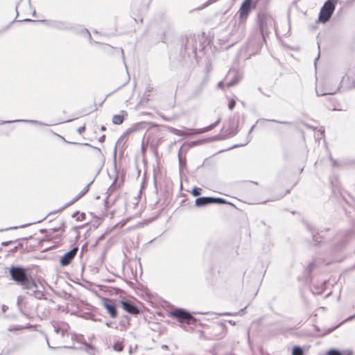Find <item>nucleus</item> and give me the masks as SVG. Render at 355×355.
Listing matches in <instances>:
<instances>
[{
  "label": "nucleus",
  "mask_w": 355,
  "mask_h": 355,
  "mask_svg": "<svg viewBox=\"0 0 355 355\" xmlns=\"http://www.w3.org/2000/svg\"><path fill=\"white\" fill-rule=\"evenodd\" d=\"M354 87H355V81L353 83Z\"/></svg>",
  "instance_id": "obj_33"
},
{
  "label": "nucleus",
  "mask_w": 355,
  "mask_h": 355,
  "mask_svg": "<svg viewBox=\"0 0 355 355\" xmlns=\"http://www.w3.org/2000/svg\"><path fill=\"white\" fill-rule=\"evenodd\" d=\"M293 355H303V351L300 347H295L293 349Z\"/></svg>",
  "instance_id": "obj_20"
},
{
  "label": "nucleus",
  "mask_w": 355,
  "mask_h": 355,
  "mask_svg": "<svg viewBox=\"0 0 355 355\" xmlns=\"http://www.w3.org/2000/svg\"><path fill=\"white\" fill-rule=\"evenodd\" d=\"M105 139V135L103 136V137H101V139Z\"/></svg>",
  "instance_id": "obj_31"
},
{
  "label": "nucleus",
  "mask_w": 355,
  "mask_h": 355,
  "mask_svg": "<svg viewBox=\"0 0 355 355\" xmlns=\"http://www.w3.org/2000/svg\"><path fill=\"white\" fill-rule=\"evenodd\" d=\"M339 89L338 85H332L330 80L319 79L316 76L315 92L318 96L333 95Z\"/></svg>",
  "instance_id": "obj_2"
},
{
  "label": "nucleus",
  "mask_w": 355,
  "mask_h": 355,
  "mask_svg": "<svg viewBox=\"0 0 355 355\" xmlns=\"http://www.w3.org/2000/svg\"><path fill=\"white\" fill-rule=\"evenodd\" d=\"M64 230V223L61 220H55L48 229L41 230V232L46 234V238L47 240L55 241L62 236Z\"/></svg>",
  "instance_id": "obj_1"
},
{
  "label": "nucleus",
  "mask_w": 355,
  "mask_h": 355,
  "mask_svg": "<svg viewBox=\"0 0 355 355\" xmlns=\"http://www.w3.org/2000/svg\"><path fill=\"white\" fill-rule=\"evenodd\" d=\"M220 121V119H218L214 123L207 126V127H205L204 128H201V129H198V130H189V132H184V133H181L180 135H198V134H201V133H204V132H208L211 130H212L213 128H214Z\"/></svg>",
  "instance_id": "obj_11"
},
{
  "label": "nucleus",
  "mask_w": 355,
  "mask_h": 355,
  "mask_svg": "<svg viewBox=\"0 0 355 355\" xmlns=\"http://www.w3.org/2000/svg\"><path fill=\"white\" fill-rule=\"evenodd\" d=\"M352 352L350 351V352H347V355H352Z\"/></svg>",
  "instance_id": "obj_28"
},
{
  "label": "nucleus",
  "mask_w": 355,
  "mask_h": 355,
  "mask_svg": "<svg viewBox=\"0 0 355 355\" xmlns=\"http://www.w3.org/2000/svg\"><path fill=\"white\" fill-rule=\"evenodd\" d=\"M236 105V101L234 99H230L228 107L230 110H233Z\"/></svg>",
  "instance_id": "obj_21"
},
{
  "label": "nucleus",
  "mask_w": 355,
  "mask_h": 355,
  "mask_svg": "<svg viewBox=\"0 0 355 355\" xmlns=\"http://www.w3.org/2000/svg\"><path fill=\"white\" fill-rule=\"evenodd\" d=\"M332 162H333V164H334V165H336V161H334V160H333Z\"/></svg>",
  "instance_id": "obj_29"
},
{
  "label": "nucleus",
  "mask_w": 355,
  "mask_h": 355,
  "mask_svg": "<svg viewBox=\"0 0 355 355\" xmlns=\"http://www.w3.org/2000/svg\"><path fill=\"white\" fill-rule=\"evenodd\" d=\"M226 204L227 201L221 198L213 197H200L195 200V205L197 207H202L209 204Z\"/></svg>",
  "instance_id": "obj_8"
},
{
  "label": "nucleus",
  "mask_w": 355,
  "mask_h": 355,
  "mask_svg": "<svg viewBox=\"0 0 355 355\" xmlns=\"http://www.w3.org/2000/svg\"><path fill=\"white\" fill-rule=\"evenodd\" d=\"M24 286L25 288L26 289H31L33 288V287H36V284L35 283V282L33 280H29L28 278H27V281L25 282V285H23Z\"/></svg>",
  "instance_id": "obj_17"
},
{
  "label": "nucleus",
  "mask_w": 355,
  "mask_h": 355,
  "mask_svg": "<svg viewBox=\"0 0 355 355\" xmlns=\"http://www.w3.org/2000/svg\"><path fill=\"white\" fill-rule=\"evenodd\" d=\"M312 130H314V137L315 139V141L320 143V141L321 139H323V142H325L324 140V129L322 127L318 130L315 128H313L312 126Z\"/></svg>",
  "instance_id": "obj_13"
},
{
  "label": "nucleus",
  "mask_w": 355,
  "mask_h": 355,
  "mask_svg": "<svg viewBox=\"0 0 355 355\" xmlns=\"http://www.w3.org/2000/svg\"><path fill=\"white\" fill-rule=\"evenodd\" d=\"M313 241L315 242V243H314V244H315V245H318V244H319V243H321V241H322V237H321V236H318V237L317 236L314 235V236H313Z\"/></svg>",
  "instance_id": "obj_22"
},
{
  "label": "nucleus",
  "mask_w": 355,
  "mask_h": 355,
  "mask_svg": "<svg viewBox=\"0 0 355 355\" xmlns=\"http://www.w3.org/2000/svg\"><path fill=\"white\" fill-rule=\"evenodd\" d=\"M124 121V114H115L112 117V123L115 125H121Z\"/></svg>",
  "instance_id": "obj_14"
},
{
  "label": "nucleus",
  "mask_w": 355,
  "mask_h": 355,
  "mask_svg": "<svg viewBox=\"0 0 355 355\" xmlns=\"http://www.w3.org/2000/svg\"><path fill=\"white\" fill-rule=\"evenodd\" d=\"M88 191V189H85L81 193L80 195L76 198V199H79L80 198H81L83 196H84L87 192Z\"/></svg>",
  "instance_id": "obj_25"
},
{
  "label": "nucleus",
  "mask_w": 355,
  "mask_h": 355,
  "mask_svg": "<svg viewBox=\"0 0 355 355\" xmlns=\"http://www.w3.org/2000/svg\"><path fill=\"white\" fill-rule=\"evenodd\" d=\"M255 8L254 0H244L238 10L239 21L245 24L251 10Z\"/></svg>",
  "instance_id": "obj_4"
},
{
  "label": "nucleus",
  "mask_w": 355,
  "mask_h": 355,
  "mask_svg": "<svg viewBox=\"0 0 355 355\" xmlns=\"http://www.w3.org/2000/svg\"><path fill=\"white\" fill-rule=\"evenodd\" d=\"M73 217L75 218L77 221H83L85 219L86 215L83 212L77 211L73 215Z\"/></svg>",
  "instance_id": "obj_16"
},
{
  "label": "nucleus",
  "mask_w": 355,
  "mask_h": 355,
  "mask_svg": "<svg viewBox=\"0 0 355 355\" xmlns=\"http://www.w3.org/2000/svg\"><path fill=\"white\" fill-rule=\"evenodd\" d=\"M101 130L102 131H105V130H106V128H105L104 125H102V126L101 127Z\"/></svg>",
  "instance_id": "obj_26"
},
{
  "label": "nucleus",
  "mask_w": 355,
  "mask_h": 355,
  "mask_svg": "<svg viewBox=\"0 0 355 355\" xmlns=\"http://www.w3.org/2000/svg\"><path fill=\"white\" fill-rule=\"evenodd\" d=\"M202 189L200 187H194L190 193L193 196H199L201 195Z\"/></svg>",
  "instance_id": "obj_19"
},
{
  "label": "nucleus",
  "mask_w": 355,
  "mask_h": 355,
  "mask_svg": "<svg viewBox=\"0 0 355 355\" xmlns=\"http://www.w3.org/2000/svg\"><path fill=\"white\" fill-rule=\"evenodd\" d=\"M355 315L350 316L347 318L345 320H344L343 322H340V324L333 326L329 328H322L320 329L318 326H314L313 329H312V335L315 336H324L330 333H331L333 331H334L336 329H337L338 327H340L343 322L346 321H349L354 318Z\"/></svg>",
  "instance_id": "obj_6"
},
{
  "label": "nucleus",
  "mask_w": 355,
  "mask_h": 355,
  "mask_svg": "<svg viewBox=\"0 0 355 355\" xmlns=\"http://www.w3.org/2000/svg\"><path fill=\"white\" fill-rule=\"evenodd\" d=\"M113 348L116 352H121L123 349V343L121 341H117L114 343Z\"/></svg>",
  "instance_id": "obj_18"
},
{
  "label": "nucleus",
  "mask_w": 355,
  "mask_h": 355,
  "mask_svg": "<svg viewBox=\"0 0 355 355\" xmlns=\"http://www.w3.org/2000/svg\"><path fill=\"white\" fill-rule=\"evenodd\" d=\"M218 86H219L220 87H221V88H223V83H220L218 84Z\"/></svg>",
  "instance_id": "obj_27"
},
{
  "label": "nucleus",
  "mask_w": 355,
  "mask_h": 355,
  "mask_svg": "<svg viewBox=\"0 0 355 355\" xmlns=\"http://www.w3.org/2000/svg\"><path fill=\"white\" fill-rule=\"evenodd\" d=\"M78 248L77 247L73 248L69 252L65 253L62 257H60V263L62 266H68L76 257L78 252Z\"/></svg>",
  "instance_id": "obj_10"
},
{
  "label": "nucleus",
  "mask_w": 355,
  "mask_h": 355,
  "mask_svg": "<svg viewBox=\"0 0 355 355\" xmlns=\"http://www.w3.org/2000/svg\"><path fill=\"white\" fill-rule=\"evenodd\" d=\"M102 305L109 313L110 318H116L118 316L116 305L115 301L112 299L103 297L102 298Z\"/></svg>",
  "instance_id": "obj_7"
},
{
  "label": "nucleus",
  "mask_w": 355,
  "mask_h": 355,
  "mask_svg": "<svg viewBox=\"0 0 355 355\" xmlns=\"http://www.w3.org/2000/svg\"><path fill=\"white\" fill-rule=\"evenodd\" d=\"M85 130H86V126L84 124L83 126H80V128H78L77 129V132L80 134V135H82L85 132Z\"/></svg>",
  "instance_id": "obj_24"
},
{
  "label": "nucleus",
  "mask_w": 355,
  "mask_h": 355,
  "mask_svg": "<svg viewBox=\"0 0 355 355\" xmlns=\"http://www.w3.org/2000/svg\"><path fill=\"white\" fill-rule=\"evenodd\" d=\"M105 139V135L103 136V137H101V139Z\"/></svg>",
  "instance_id": "obj_32"
},
{
  "label": "nucleus",
  "mask_w": 355,
  "mask_h": 355,
  "mask_svg": "<svg viewBox=\"0 0 355 355\" xmlns=\"http://www.w3.org/2000/svg\"><path fill=\"white\" fill-rule=\"evenodd\" d=\"M352 234V231H347L345 232L339 233L336 235V241H340L343 239H345V241H347V238L349 237Z\"/></svg>",
  "instance_id": "obj_15"
},
{
  "label": "nucleus",
  "mask_w": 355,
  "mask_h": 355,
  "mask_svg": "<svg viewBox=\"0 0 355 355\" xmlns=\"http://www.w3.org/2000/svg\"><path fill=\"white\" fill-rule=\"evenodd\" d=\"M10 275L15 281L20 283L21 285H25V282L27 281V277L24 268L13 267L10 269Z\"/></svg>",
  "instance_id": "obj_9"
},
{
  "label": "nucleus",
  "mask_w": 355,
  "mask_h": 355,
  "mask_svg": "<svg viewBox=\"0 0 355 355\" xmlns=\"http://www.w3.org/2000/svg\"><path fill=\"white\" fill-rule=\"evenodd\" d=\"M121 304L123 309L128 313L132 315H137L139 313V310L133 304L128 301H121Z\"/></svg>",
  "instance_id": "obj_12"
},
{
  "label": "nucleus",
  "mask_w": 355,
  "mask_h": 355,
  "mask_svg": "<svg viewBox=\"0 0 355 355\" xmlns=\"http://www.w3.org/2000/svg\"><path fill=\"white\" fill-rule=\"evenodd\" d=\"M335 4L332 1L327 0L320 9L319 21L323 23L329 21L335 10Z\"/></svg>",
  "instance_id": "obj_5"
},
{
  "label": "nucleus",
  "mask_w": 355,
  "mask_h": 355,
  "mask_svg": "<svg viewBox=\"0 0 355 355\" xmlns=\"http://www.w3.org/2000/svg\"><path fill=\"white\" fill-rule=\"evenodd\" d=\"M318 58H319V56L318 58H316V60H315V64H316V60H318Z\"/></svg>",
  "instance_id": "obj_30"
},
{
  "label": "nucleus",
  "mask_w": 355,
  "mask_h": 355,
  "mask_svg": "<svg viewBox=\"0 0 355 355\" xmlns=\"http://www.w3.org/2000/svg\"><path fill=\"white\" fill-rule=\"evenodd\" d=\"M169 315L171 318H175L180 323L193 324L196 322V319L190 313L180 309L170 312Z\"/></svg>",
  "instance_id": "obj_3"
},
{
  "label": "nucleus",
  "mask_w": 355,
  "mask_h": 355,
  "mask_svg": "<svg viewBox=\"0 0 355 355\" xmlns=\"http://www.w3.org/2000/svg\"><path fill=\"white\" fill-rule=\"evenodd\" d=\"M328 355H342L340 352L336 349H331L328 352Z\"/></svg>",
  "instance_id": "obj_23"
}]
</instances>
